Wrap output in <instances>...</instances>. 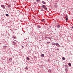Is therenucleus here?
I'll list each match as a JSON object with an SVG mask.
<instances>
[{
  "label": "nucleus",
  "mask_w": 73,
  "mask_h": 73,
  "mask_svg": "<svg viewBox=\"0 0 73 73\" xmlns=\"http://www.w3.org/2000/svg\"><path fill=\"white\" fill-rule=\"evenodd\" d=\"M56 46H58V47H61V46H60L59 45V44L58 43H56Z\"/></svg>",
  "instance_id": "1"
},
{
  "label": "nucleus",
  "mask_w": 73,
  "mask_h": 73,
  "mask_svg": "<svg viewBox=\"0 0 73 73\" xmlns=\"http://www.w3.org/2000/svg\"><path fill=\"white\" fill-rule=\"evenodd\" d=\"M1 7L3 8L4 9H5V7L3 5H1Z\"/></svg>",
  "instance_id": "2"
},
{
  "label": "nucleus",
  "mask_w": 73,
  "mask_h": 73,
  "mask_svg": "<svg viewBox=\"0 0 73 73\" xmlns=\"http://www.w3.org/2000/svg\"><path fill=\"white\" fill-rule=\"evenodd\" d=\"M57 27L58 28H60V24H58Z\"/></svg>",
  "instance_id": "3"
},
{
  "label": "nucleus",
  "mask_w": 73,
  "mask_h": 73,
  "mask_svg": "<svg viewBox=\"0 0 73 73\" xmlns=\"http://www.w3.org/2000/svg\"><path fill=\"white\" fill-rule=\"evenodd\" d=\"M52 45H56V43H52Z\"/></svg>",
  "instance_id": "4"
},
{
  "label": "nucleus",
  "mask_w": 73,
  "mask_h": 73,
  "mask_svg": "<svg viewBox=\"0 0 73 73\" xmlns=\"http://www.w3.org/2000/svg\"><path fill=\"white\" fill-rule=\"evenodd\" d=\"M46 7V6L45 5H43L42 6V7L44 8L45 7Z\"/></svg>",
  "instance_id": "5"
},
{
  "label": "nucleus",
  "mask_w": 73,
  "mask_h": 73,
  "mask_svg": "<svg viewBox=\"0 0 73 73\" xmlns=\"http://www.w3.org/2000/svg\"><path fill=\"white\" fill-rule=\"evenodd\" d=\"M41 57H44V54H42L41 55Z\"/></svg>",
  "instance_id": "6"
},
{
  "label": "nucleus",
  "mask_w": 73,
  "mask_h": 73,
  "mask_svg": "<svg viewBox=\"0 0 73 73\" xmlns=\"http://www.w3.org/2000/svg\"><path fill=\"white\" fill-rule=\"evenodd\" d=\"M13 45H16V43L15 42H13Z\"/></svg>",
  "instance_id": "7"
},
{
  "label": "nucleus",
  "mask_w": 73,
  "mask_h": 73,
  "mask_svg": "<svg viewBox=\"0 0 73 73\" xmlns=\"http://www.w3.org/2000/svg\"><path fill=\"white\" fill-rule=\"evenodd\" d=\"M68 68H66L65 69V71L66 72V73H67V72H68Z\"/></svg>",
  "instance_id": "8"
},
{
  "label": "nucleus",
  "mask_w": 73,
  "mask_h": 73,
  "mask_svg": "<svg viewBox=\"0 0 73 73\" xmlns=\"http://www.w3.org/2000/svg\"><path fill=\"white\" fill-rule=\"evenodd\" d=\"M44 9L45 10H47L48 9V8H47L46 7H45L44 8Z\"/></svg>",
  "instance_id": "9"
},
{
  "label": "nucleus",
  "mask_w": 73,
  "mask_h": 73,
  "mask_svg": "<svg viewBox=\"0 0 73 73\" xmlns=\"http://www.w3.org/2000/svg\"><path fill=\"white\" fill-rule=\"evenodd\" d=\"M68 65L69 66H71V64H70V63H68Z\"/></svg>",
  "instance_id": "10"
},
{
  "label": "nucleus",
  "mask_w": 73,
  "mask_h": 73,
  "mask_svg": "<svg viewBox=\"0 0 73 73\" xmlns=\"http://www.w3.org/2000/svg\"><path fill=\"white\" fill-rule=\"evenodd\" d=\"M42 3L44 4H45V2H44V1H42Z\"/></svg>",
  "instance_id": "11"
},
{
  "label": "nucleus",
  "mask_w": 73,
  "mask_h": 73,
  "mask_svg": "<svg viewBox=\"0 0 73 73\" xmlns=\"http://www.w3.org/2000/svg\"><path fill=\"white\" fill-rule=\"evenodd\" d=\"M48 72H50V73H51V70H48Z\"/></svg>",
  "instance_id": "12"
},
{
  "label": "nucleus",
  "mask_w": 73,
  "mask_h": 73,
  "mask_svg": "<svg viewBox=\"0 0 73 73\" xmlns=\"http://www.w3.org/2000/svg\"><path fill=\"white\" fill-rule=\"evenodd\" d=\"M38 28H40L41 27H40V25H38L37 27Z\"/></svg>",
  "instance_id": "13"
},
{
  "label": "nucleus",
  "mask_w": 73,
  "mask_h": 73,
  "mask_svg": "<svg viewBox=\"0 0 73 73\" xmlns=\"http://www.w3.org/2000/svg\"><path fill=\"white\" fill-rule=\"evenodd\" d=\"M13 38H14V39H15V38H16V37L15 36H13Z\"/></svg>",
  "instance_id": "14"
},
{
  "label": "nucleus",
  "mask_w": 73,
  "mask_h": 73,
  "mask_svg": "<svg viewBox=\"0 0 73 73\" xmlns=\"http://www.w3.org/2000/svg\"><path fill=\"white\" fill-rule=\"evenodd\" d=\"M6 16H7V17L9 16V15H8V14H6Z\"/></svg>",
  "instance_id": "15"
},
{
  "label": "nucleus",
  "mask_w": 73,
  "mask_h": 73,
  "mask_svg": "<svg viewBox=\"0 0 73 73\" xmlns=\"http://www.w3.org/2000/svg\"><path fill=\"white\" fill-rule=\"evenodd\" d=\"M62 58V60H65V58L64 57H63Z\"/></svg>",
  "instance_id": "16"
},
{
  "label": "nucleus",
  "mask_w": 73,
  "mask_h": 73,
  "mask_svg": "<svg viewBox=\"0 0 73 73\" xmlns=\"http://www.w3.org/2000/svg\"><path fill=\"white\" fill-rule=\"evenodd\" d=\"M27 60H29V58H28V57H27Z\"/></svg>",
  "instance_id": "17"
},
{
  "label": "nucleus",
  "mask_w": 73,
  "mask_h": 73,
  "mask_svg": "<svg viewBox=\"0 0 73 73\" xmlns=\"http://www.w3.org/2000/svg\"><path fill=\"white\" fill-rule=\"evenodd\" d=\"M55 8H57V5H55Z\"/></svg>",
  "instance_id": "18"
},
{
  "label": "nucleus",
  "mask_w": 73,
  "mask_h": 73,
  "mask_svg": "<svg viewBox=\"0 0 73 73\" xmlns=\"http://www.w3.org/2000/svg\"><path fill=\"white\" fill-rule=\"evenodd\" d=\"M68 19L67 18H66V21H68Z\"/></svg>",
  "instance_id": "19"
},
{
  "label": "nucleus",
  "mask_w": 73,
  "mask_h": 73,
  "mask_svg": "<svg viewBox=\"0 0 73 73\" xmlns=\"http://www.w3.org/2000/svg\"><path fill=\"white\" fill-rule=\"evenodd\" d=\"M10 6H11V5H9L8 6V8H9V7H10Z\"/></svg>",
  "instance_id": "20"
},
{
  "label": "nucleus",
  "mask_w": 73,
  "mask_h": 73,
  "mask_svg": "<svg viewBox=\"0 0 73 73\" xmlns=\"http://www.w3.org/2000/svg\"><path fill=\"white\" fill-rule=\"evenodd\" d=\"M36 0L37 2H38V1H40V0Z\"/></svg>",
  "instance_id": "21"
},
{
  "label": "nucleus",
  "mask_w": 73,
  "mask_h": 73,
  "mask_svg": "<svg viewBox=\"0 0 73 73\" xmlns=\"http://www.w3.org/2000/svg\"><path fill=\"white\" fill-rule=\"evenodd\" d=\"M65 67H66V68H68V66L66 65L65 66Z\"/></svg>",
  "instance_id": "22"
},
{
  "label": "nucleus",
  "mask_w": 73,
  "mask_h": 73,
  "mask_svg": "<svg viewBox=\"0 0 73 73\" xmlns=\"http://www.w3.org/2000/svg\"><path fill=\"white\" fill-rule=\"evenodd\" d=\"M41 11H44V9H41Z\"/></svg>",
  "instance_id": "23"
},
{
  "label": "nucleus",
  "mask_w": 73,
  "mask_h": 73,
  "mask_svg": "<svg viewBox=\"0 0 73 73\" xmlns=\"http://www.w3.org/2000/svg\"><path fill=\"white\" fill-rule=\"evenodd\" d=\"M45 38H48V37L47 36H46L45 37Z\"/></svg>",
  "instance_id": "24"
},
{
  "label": "nucleus",
  "mask_w": 73,
  "mask_h": 73,
  "mask_svg": "<svg viewBox=\"0 0 73 73\" xmlns=\"http://www.w3.org/2000/svg\"><path fill=\"white\" fill-rule=\"evenodd\" d=\"M7 46H3V47H7Z\"/></svg>",
  "instance_id": "25"
},
{
  "label": "nucleus",
  "mask_w": 73,
  "mask_h": 73,
  "mask_svg": "<svg viewBox=\"0 0 73 73\" xmlns=\"http://www.w3.org/2000/svg\"><path fill=\"white\" fill-rule=\"evenodd\" d=\"M56 50H59V48H57V49H56Z\"/></svg>",
  "instance_id": "26"
},
{
  "label": "nucleus",
  "mask_w": 73,
  "mask_h": 73,
  "mask_svg": "<svg viewBox=\"0 0 73 73\" xmlns=\"http://www.w3.org/2000/svg\"><path fill=\"white\" fill-rule=\"evenodd\" d=\"M49 38V39H50V40H51V38Z\"/></svg>",
  "instance_id": "27"
},
{
  "label": "nucleus",
  "mask_w": 73,
  "mask_h": 73,
  "mask_svg": "<svg viewBox=\"0 0 73 73\" xmlns=\"http://www.w3.org/2000/svg\"><path fill=\"white\" fill-rule=\"evenodd\" d=\"M25 69H28V67H26Z\"/></svg>",
  "instance_id": "28"
},
{
  "label": "nucleus",
  "mask_w": 73,
  "mask_h": 73,
  "mask_svg": "<svg viewBox=\"0 0 73 73\" xmlns=\"http://www.w3.org/2000/svg\"><path fill=\"white\" fill-rule=\"evenodd\" d=\"M34 4H36V3L35 2Z\"/></svg>",
  "instance_id": "29"
},
{
  "label": "nucleus",
  "mask_w": 73,
  "mask_h": 73,
  "mask_svg": "<svg viewBox=\"0 0 73 73\" xmlns=\"http://www.w3.org/2000/svg\"><path fill=\"white\" fill-rule=\"evenodd\" d=\"M12 60V58H10L9 59V60Z\"/></svg>",
  "instance_id": "30"
},
{
  "label": "nucleus",
  "mask_w": 73,
  "mask_h": 73,
  "mask_svg": "<svg viewBox=\"0 0 73 73\" xmlns=\"http://www.w3.org/2000/svg\"><path fill=\"white\" fill-rule=\"evenodd\" d=\"M71 28L72 29H73V26Z\"/></svg>",
  "instance_id": "31"
},
{
  "label": "nucleus",
  "mask_w": 73,
  "mask_h": 73,
  "mask_svg": "<svg viewBox=\"0 0 73 73\" xmlns=\"http://www.w3.org/2000/svg\"><path fill=\"white\" fill-rule=\"evenodd\" d=\"M56 3H58V1H56Z\"/></svg>",
  "instance_id": "32"
},
{
  "label": "nucleus",
  "mask_w": 73,
  "mask_h": 73,
  "mask_svg": "<svg viewBox=\"0 0 73 73\" xmlns=\"http://www.w3.org/2000/svg\"><path fill=\"white\" fill-rule=\"evenodd\" d=\"M22 46V48H24V46Z\"/></svg>",
  "instance_id": "33"
}]
</instances>
